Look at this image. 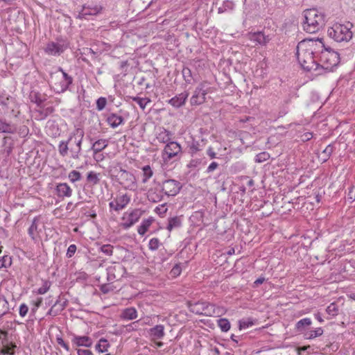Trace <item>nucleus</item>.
<instances>
[{"mask_svg": "<svg viewBox=\"0 0 355 355\" xmlns=\"http://www.w3.org/2000/svg\"><path fill=\"white\" fill-rule=\"evenodd\" d=\"M107 146L108 141L105 139H101L93 142L91 149L93 150L94 154L96 155L104 150Z\"/></svg>", "mask_w": 355, "mask_h": 355, "instance_id": "obj_26", "label": "nucleus"}, {"mask_svg": "<svg viewBox=\"0 0 355 355\" xmlns=\"http://www.w3.org/2000/svg\"><path fill=\"white\" fill-rule=\"evenodd\" d=\"M81 55H91L92 58H95L96 57L97 53L95 52L91 48H84L83 51L81 52Z\"/></svg>", "mask_w": 355, "mask_h": 355, "instance_id": "obj_56", "label": "nucleus"}, {"mask_svg": "<svg viewBox=\"0 0 355 355\" xmlns=\"http://www.w3.org/2000/svg\"><path fill=\"white\" fill-rule=\"evenodd\" d=\"M199 146L200 145L198 141H193L191 145L190 146V150L191 151V153H196L198 151L200 150Z\"/></svg>", "mask_w": 355, "mask_h": 355, "instance_id": "obj_60", "label": "nucleus"}, {"mask_svg": "<svg viewBox=\"0 0 355 355\" xmlns=\"http://www.w3.org/2000/svg\"><path fill=\"white\" fill-rule=\"evenodd\" d=\"M110 347L108 341L105 338H101L98 343L96 345V350L99 353H103L107 351Z\"/></svg>", "mask_w": 355, "mask_h": 355, "instance_id": "obj_38", "label": "nucleus"}, {"mask_svg": "<svg viewBox=\"0 0 355 355\" xmlns=\"http://www.w3.org/2000/svg\"><path fill=\"white\" fill-rule=\"evenodd\" d=\"M250 40L257 44L265 46L269 42L270 38L268 35H265L262 32H257L250 35Z\"/></svg>", "mask_w": 355, "mask_h": 355, "instance_id": "obj_21", "label": "nucleus"}, {"mask_svg": "<svg viewBox=\"0 0 355 355\" xmlns=\"http://www.w3.org/2000/svg\"><path fill=\"white\" fill-rule=\"evenodd\" d=\"M81 177L80 173L76 170L71 171L68 175L69 179L72 183L79 181L81 179Z\"/></svg>", "mask_w": 355, "mask_h": 355, "instance_id": "obj_49", "label": "nucleus"}, {"mask_svg": "<svg viewBox=\"0 0 355 355\" xmlns=\"http://www.w3.org/2000/svg\"><path fill=\"white\" fill-rule=\"evenodd\" d=\"M149 336L153 340L162 339L164 335V326L162 324L155 325L148 331Z\"/></svg>", "mask_w": 355, "mask_h": 355, "instance_id": "obj_23", "label": "nucleus"}, {"mask_svg": "<svg viewBox=\"0 0 355 355\" xmlns=\"http://www.w3.org/2000/svg\"><path fill=\"white\" fill-rule=\"evenodd\" d=\"M84 135L83 129L78 128L69 135L67 140L60 141L58 146L60 155L64 157L68 155L69 152L71 158L78 159L82 151Z\"/></svg>", "mask_w": 355, "mask_h": 355, "instance_id": "obj_2", "label": "nucleus"}, {"mask_svg": "<svg viewBox=\"0 0 355 355\" xmlns=\"http://www.w3.org/2000/svg\"><path fill=\"white\" fill-rule=\"evenodd\" d=\"M121 317L124 320H134L137 318V311L134 307L126 308L122 311Z\"/></svg>", "mask_w": 355, "mask_h": 355, "instance_id": "obj_31", "label": "nucleus"}, {"mask_svg": "<svg viewBox=\"0 0 355 355\" xmlns=\"http://www.w3.org/2000/svg\"><path fill=\"white\" fill-rule=\"evenodd\" d=\"M338 306L337 304L335 302L331 303L326 309V312L331 317L336 316L338 314Z\"/></svg>", "mask_w": 355, "mask_h": 355, "instance_id": "obj_43", "label": "nucleus"}, {"mask_svg": "<svg viewBox=\"0 0 355 355\" xmlns=\"http://www.w3.org/2000/svg\"><path fill=\"white\" fill-rule=\"evenodd\" d=\"M72 343L78 347H89L92 345V339L86 336H74L72 338Z\"/></svg>", "mask_w": 355, "mask_h": 355, "instance_id": "obj_24", "label": "nucleus"}, {"mask_svg": "<svg viewBox=\"0 0 355 355\" xmlns=\"http://www.w3.org/2000/svg\"><path fill=\"white\" fill-rule=\"evenodd\" d=\"M14 139L10 136H6L3 138V151L9 155L14 148Z\"/></svg>", "mask_w": 355, "mask_h": 355, "instance_id": "obj_25", "label": "nucleus"}, {"mask_svg": "<svg viewBox=\"0 0 355 355\" xmlns=\"http://www.w3.org/2000/svg\"><path fill=\"white\" fill-rule=\"evenodd\" d=\"M270 158V155L267 152H261L256 155L255 162L258 163L263 162Z\"/></svg>", "mask_w": 355, "mask_h": 355, "instance_id": "obj_50", "label": "nucleus"}, {"mask_svg": "<svg viewBox=\"0 0 355 355\" xmlns=\"http://www.w3.org/2000/svg\"><path fill=\"white\" fill-rule=\"evenodd\" d=\"M100 290L103 293L106 294L112 291V288L109 284H104L100 286Z\"/></svg>", "mask_w": 355, "mask_h": 355, "instance_id": "obj_61", "label": "nucleus"}, {"mask_svg": "<svg viewBox=\"0 0 355 355\" xmlns=\"http://www.w3.org/2000/svg\"><path fill=\"white\" fill-rule=\"evenodd\" d=\"M312 137H313V133L310 132H304L303 135H302L301 139L303 141H308L310 139H311Z\"/></svg>", "mask_w": 355, "mask_h": 355, "instance_id": "obj_64", "label": "nucleus"}, {"mask_svg": "<svg viewBox=\"0 0 355 355\" xmlns=\"http://www.w3.org/2000/svg\"><path fill=\"white\" fill-rule=\"evenodd\" d=\"M143 179L142 182L146 183L153 176V172L149 165L144 166L142 168Z\"/></svg>", "mask_w": 355, "mask_h": 355, "instance_id": "obj_41", "label": "nucleus"}, {"mask_svg": "<svg viewBox=\"0 0 355 355\" xmlns=\"http://www.w3.org/2000/svg\"><path fill=\"white\" fill-rule=\"evenodd\" d=\"M68 304L67 299L64 298L63 296L60 295L55 302L54 303V306H58L61 310H64Z\"/></svg>", "mask_w": 355, "mask_h": 355, "instance_id": "obj_46", "label": "nucleus"}, {"mask_svg": "<svg viewBox=\"0 0 355 355\" xmlns=\"http://www.w3.org/2000/svg\"><path fill=\"white\" fill-rule=\"evenodd\" d=\"M347 198L353 202L355 200V188L354 187H350L347 194Z\"/></svg>", "mask_w": 355, "mask_h": 355, "instance_id": "obj_63", "label": "nucleus"}, {"mask_svg": "<svg viewBox=\"0 0 355 355\" xmlns=\"http://www.w3.org/2000/svg\"><path fill=\"white\" fill-rule=\"evenodd\" d=\"M72 83L73 78L61 67H58L57 71L51 73L50 85L55 93H64L69 89Z\"/></svg>", "mask_w": 355, "mask_h": 355, "instance_id": "obj_5", "label": "nucleus"}, {"mask_svg": "<svg viewBox=\"0 0 355 355\" xmlns=\"http://www.w3.org/2000/svg\"><path fill=\"white\" fill-rule=\"evenodd\" d=\"M125 273V268L120 263H114L107 268V279L113 282L115 279L120 278Z\"/></svg>", "mask_w": 355, "mask_h": 355, "instance_id": "obj_13", "label": "nucleus"}, {"mask_svg": "<svg viewBox=\"0 0 355 355\" xmlns=\"http://www.w3.org/2000/svg\"><path fill=\"white\" fill-rule=\"evenodd\" d=\"M218 164L216 162H213L209 165V166L207 168L206 172L207 173H210L213 172L214 170H216L218 168Z\"/></svg>", "mask_w": 355, "mask_h": 355, "instance_id": "obj_62", "label": "nucleus"}, {"mask_svg": "<svg viewBox=\"0 0 355 355\" xmlns=\"http://www.w3.org/2000/svg\"><path fill=\"white\" fill-rule=\"evenodd\" d=\"M322 46L323 42L320 39H305L298 43L296 56L302 68L309 71H319L318 53Z\"/></svg>", "mask_w": 355, "mask_h": 355, "instance_id": "obj_1", "label": "nucleus"}, {"mask_svg": "<svg viewBox=\"0 0 355 355\" xmlns=\"http://www.w3.org/2000/svg\"><path fill=\"white\" fill-rule=\"evenodd\" d=\"M101 251L105 255L110 256L113 252V246L110 244L103 245L101 247Z\"/></svg>", "mask_w": 355, "mask_h": 355, "instance_id": "obj_53", "label": "nucleus"}, {"mask_svg": "<svg viewBox=\"0 0 355 355\" xmlns=\"http://www.w3.org/2000/svg\"><path fill=\"white\" fill-rule=\"evenodd\" d=\"M17 131V128L15 125L8 123L2 119H0V132L3 133L14 134Z\"/></svg>", "mask_w": 355, "mask_h": 355, "instance_id": "obj_28", "label": "nucleus"}, {"mask_svg": "<svg viewBox=\"0 0 355 355\" xmlns=\"http://www.w3.org/2000/svg\"><path fill=\"white\" fill-rule=\"evenodd\" d=\"M77 247L75 244H71L68 247L66 256L68 258H71L76 253Z\"/></svg>", "mask_w": 355, "mask_h": 355, "instance_id": "obj_55", "label": "nucleus"}, {"mask_svg": "<svg viewBox=\"0 0 355 355\" xmlns=\"http://www.w3.org/2000/svg\"><path fill=\"white\" fill-rule=\"evenodd\" d=\"M15 347L16 345L12 343L5 345L1 350V353L4 355H13Z\"/></svg>", "mask_w": 355, "mask_h": 355, "instance_id": "obj_47", "label": "nucleus"}, {"mask_svg": "<svg viewBox=\"0 0 355 355\" xmlns=\"http://www.w3.org/2000/svg\"><path fill=\"white\" fill-rule=\"evenodd\" d=\"M106 121L111 128H116L124 123V119L122 116H119L116 113H112L108 115Z\"/></svg>", "mask_w": 355, "mask_h": 355, "instance_id": "obj_22", "label": "nucleus"}, {"mask_svg": "<svg viewBox=\"0 0 355 355\" xmlns=\"http://www.w3.org/2000/svg\"><path fill=\"white\" fill-rule=\"evenodd\" d=\"M187 306L189 311L196 315L211 316L215 313L214 306L207 302H189Z\"/></svg>", "mask_w": 355, "mask_h": 355, "instance_id": "obj_9", "label": "nucleus"}, {"mask_svg": "<svg viewBox=\"0 0 355 355\" xmlns=\"http://www.w3.org/2000/svg\"><path fill=\"white\" fill-rule=\"evenodd\" d=\"M312 321L309 318L301 319L295 324V329L299 332H303L306 327L311 326Z\"/></svg>", "mask_w": 355, "mask_h": 355, "instance_id": "obj_34", "label": "nucleus"}, {"mask_svg": "<svg viewBox=\"0 0 355 355\" xmlns=\"http://www.w3.org/2000/svg\"><path fill=\"white\" fill-rule=\"evenodd\" d=\"M62 310L60 309L58 306H54V304L51 306V308L46 313V315H51L55 317L60 313Z\"/></svg>", "mask_w": 355, "mask_h": 355, "instance_id": "obj_54", "label": "nucleus"}, {"mask_svg": "<svg viewBox=\"0 0 355 355\" xmlns=\"http://www.w3.org/2000/svg\"><path fill=\"white\" fill-rule=\"evenodd\" d=\"M210 92L207 82L200 83L195 89L193 94L190 98L192 105H199L206 101V96Z\"/></svg>", "mask_w": 355, "mask_h": 355, "instance_id": "obj_10", "label": "nucleus"}, {"mask_svg": "<svg viewBox=\"0 0 355 355\" xmlns=\"http://www.w3.org/2000/svg\"><path fill=\"white\" fill-rule=\"evenodd\" d=\"M39 218L35 217L33 220H32V223L31 226L29 227L28 230V234L31 236V239L35 242L37 243L39 241L40 236L39 233L40 232V230L38 228V223Z\"/></svg>", "mask_w": 355, "mask_h": 355, "instance_id": "obj_19", "label": "nucleus"}, {"mask_svg": "<svg viewBox=\"0 0 355 355\" xmlns=\"http://www.w3.org/2000/svg\"><path fill=\"white\" fill-rule=\"evenodd\" d=\"M153 221V217H149L146 219H144L141 224L138 227L137 232L141 236L144 235Z\"/></svg>", "mask_w": 355, "mask_h": 355, "instance_id": "obj_33", "label": "nucleus"}, {"mask_svg": "<svg viewBox=\"0 0 355 355\" xmlns=\"http://www.w3.org/2000/svg\"><path fill=\"white\" fill-rule=\"evenodd\" d=\"M100 174L94 171H89L87 175V181L92 185H96L100 182Z\"/></svg>", "mask_w": 355, "mask_h": 355, "instance_id": "obj_39", "label": "nucleus"}, {"mask_svg": "<svg viewBox=\"0 0 355 355\" xmlns=\"http://www.w3.org/2000/svg\"><path fill=\"white\" fill-rule=\"evenodd\" d=\"M160 245V241L157 238H153L150 240L148 243V248L150 250H157Z\"/></svg>", "mask_w": 355, "mask_h": 355, "instance_id": "obj_51", "label": "nucleus"}, {"mask_svg": "<svg viewBox=\"0 0 355 355\" xmlns=\"http://www.w3.org/2000/svg\"><path fill=\"white\" fill-rule=\"evenodd\" d=\"M30 98L31 102L37 104V106H41L42 104L46 100L45 94H42L39 92L32 91L30 94Z\"/></svg>", "mask_w": 355, "mask_h": 355, "instance_id": "obj_29", "label": "nucleus"}, {"mask_svg": "<svg viewBox=\"0 0 355 355\" xmlns=\"http://www.w3.org/2000/svg\"><path fill=\"white\" fill-rule=\"evenodd\" d=\"M130 199V196L127 193L118 195L112 201L110 202L109 207L111 209L119 211L127 207Z\"/></svg>", "mask_w": 355, "mask_h": 355, "instance_id": "obj_12", "label": "nucleus"}, {"mask_svg": "<svg viewBox=\"0 0 355 355\" xmlns=\"http://www.w3.org/2000/svg\"><path fill=\"white\" fill-rule=\"evenodd\" d=\"M173 133L165 129L164 128L159 127L156 133V139L163 144H167L168 142H171L172 140Z\"/></svg>", "mask_w": 355, "mask_h": 355, "instance_id": "obj_18", "label": "nucleus"}, {"mask_svg": "<svg viewBox=\"0 0 355 355\" xmlns=\"http://www.w3.org/2000/svg\"><path fill=\"white\" fill-rule=\"evenodd\" d=\"M142 214L143 211L139 209H135L128 214L127 218L123 217V220L125 221L121 224L122 227L124 229L130 228L139 220Z\"/></svg>", "mask_w": 355, "mask_h": 355, "instance_id": "obj_14", "label": "nucleus"}, {"mask_svg": "<svg viewBox=\"0 0 355 355\" xmlns=\"http://www.w3.org/2000/svg\"><path fill=\"white\" fill-rule=\"evenodd\" d=\"M182 225V219L180 216H174L168 219V223L166 229L171 231L173 229L178 228Z\"/></svg>", "mask_w": 355, "mask_h": 355, "instance_id": "obj_35", "label": "nucleus"}, {"mask_svg": "<svg viewBox=\"0 0 355 355\" xmlns=\"http://www.w3.org/2000/svg\"><path fill=\"white\" fill-rule=\"evenodd\" d=\"M55 192L60 198H69L72 195V189L67 183H58L55 187Z\"/></svg>", "mask_w": 355, "mask_h": 355, "instance_id": "obj_20", "label": "nucleus"}, {"mask_svg": "<svg viewBox=\"0 0 355 355\" xmlns=\"http://www.w3.org/2000/svg\"><path fill=\"white\" fill-rule=\"evenodd\" d=\"M51 285V283L49 280L43 281L42 286L38 288L37 293L40 295L45 294L49 290Z\"/></svg>", "mask_w": 355, "mask_h": 355, "instance_id": "obj_48", "label": "nucleus"}, {"mask_svg": "<svg viewBox=\"0 0 355 355\" xmlns=\"http://www.w3.org/2000/svg\"><path fill=\"white\" fill-rule=\"evenodd\" d=\"M10 306L6 297L0 293V318L8 313Z\"/></svg>", "mask_w": 355, "mask_h": 355, "instance_id": "obj_32", "label": "nucleus"}, {"mask_svg": "<svg viewBox=\"0 0 355 355\" xmlns=\"http://www.w3.org/2000/svg\"><path fill=\"white\" fill-rule=\"evenodd\" d=\"M107 105V99L105 97H100L96 101V109L98 111H102Z\"/></svg>", "mask_w": 355, "mask_h": 355, "instance_id": "obj_52", "label": "nucleus"}, {"mask_svg": "<svg viewBox=\"0 0 355 355\" xmlns=\"http://www.w3.org/2000/svg\"><path fill=\"white\" fill-rule=\"evenodd\" d=\"M182 153L181 145L177 141H171L165 145L162 151V158L164 162H168L173 159H180Z\"/></svg>", "mask_w": 355, "mask_h": 355, "instance_id": "obj_8", "label": "nucleus"}, {"mask_svg": "<svg viewBox=\"0 0 355 355\" xmlns=\"http://www.w3.org/2000/svg\"><path fill=\"white\" fill-rule=\"evenodd\" d=\"M164 193L161 190L157 189H151L148 191V198L150 201L153 202H158L162 200Z\"/></svg>", "mask_w": 355, "mask_h": 355, "instance_id": "obj_30", "label": "nucleus"}, {"mask_svg": "<svg viewBox=\"0 0 355 355\" xmlns=\"http://www.w3.org/2000/svg\"><path fill=\"white\" fill-rule=\"evenodd\" d=\"M352 24H335L328 29V35L337 42H348L352 37L351 28Z\"/></svg>", "mask_w": 355, "mask_h": 355, "instance_id": "obj_6", "label": "nucleus"}, {"mask_svg": "<svg viewBox=\"0 0 355 355\" xmlns=\"http://www.w3.org/2000/svg\"><path fill=\"white\" fill-rule=\"evenodd\" d=\"M112 175L115 176L116 181L125 189L135 190L137 188L136 178L135 175L120 166L114 167Z\"/></svg>", "mask_w": 355, "mask_h": 355, "instance_id": "obj_7", "label": "nucleus"}, {"mask_svg": "<svg viewBox=\"0 0 355 355\" xmlns=\"http://www.w3.org/2000/svg\"><path fill=\"white\" fill-rule=\"evenodd\" d=\"M12 259L8 255L0 257V269L6 268L11 266Z\"/></svg>", "mask_w": 355, "mask_h": 355, "instance_id": "obj_45", "label": "nucleus"}, {"mask_svg": "<svg viewBox=\"0 0 355 355\" xmlns=\"http://www.w3.org/2000/svg\"><path fill=\"white\" fill-rule=\"evenodd\" d=\"M182 188L181 183L175 180L168 179L162 182L161 189L167 196H175Z\"/></svg>", "mask_w": 355, "mask_h": 355, "instance_id": "obj_11", "label": "nucleus"}, {"mask_svg": "<svg viewBox=\"0 0 355 355\" xmlns=\"http://www.w3.org/2000/svg\"><path fill=\"white\" fill-rule=\"evenodd\" d=\"M304 20L302 22L304 30L309 33H315L324 25L325 16L317 9H307L304 11Z\"/></svg>", "mask_w": 355, "mask_h": 355, "instance_id": "obj_4", "label": "nucleus"}, {"mask_svg": "<svg viewBox=\"0 0 355 355\" xmlns=\"http://www.w3.org/2000/svg\"><path fill=\"white\" fill-rule=\"evenodd\" d=\"M102 10L103 7L100 5H84L78 14V18L87 19V16L98 15Z\"/></svg>", "mask_w": 355, "mask_h": 355, "instance_id": "obj_15", "label": "nucleus"}, {"mask_svg": "<svg viewBox=\"0 0 355 355\" xmlns=\"http://www.w3.org/2000/svg\"><path fill=\"white\" fill-rule=\"evenodd\" d=\"M334 146L333 144H329L322 152L320 155V159L322 161V162H325L328 160V159L331 157V154L333 153L334 150Z\"/></svg>", "mask_w": 355, "mask_h": 355, "instance_id": "obj_37", "label": "nucleus"}, {"mask_svg": "<svg viewBox=\"0 0 355 355\" xmlns=\"http://www.w3.org/2000/svg\"><path fill=\"white\" fill-rule=\"evenodd\" d=\"M235 3L232 0H225L222 5L218 8V13L223 14L225 12H232L234 10Z\"/></svg>", "mask_w": 355, "mask_h": 355, "instance_id": "obj_27", "label": "nucleus"}, {"mask_svg": "<svg viewBox=\"0 0 355 355\" xmlns=\"http://www.w3.org/2000/svg\"><path fill=\"white\" fill-rule=\"evenodd\" d=\"M56 341L59 345L65 349L67 352L69 351V346L64 342L61 337H57Z\"/></svg>", "mask_w": 355, "mask_h": 355, "instance_id": "obj_59", "label": "nucleus"}, {"mask_svg": "<svg viewBox=\"0 0 355 355\" xmlns=\"http://www.w3.org/2000/svg\"><path fill=\"white\" fill-rule=\"evenodd\" d=\"M132 99L134 102L137 103L143 110L145 109L147 104L151 101L148 98H141L139 96H133Z\"/></svg>", "mask_w": 355, "mask_h": 355, "instance_id": "obj_40", "label": "nucleus"}, {"mask_svg": "<svg viewBox=\"0 0 355 355\" xmlns=\"http://www.w3.org/2000/svg\"><path fill=\"white\" fill-rule=\"evenodd\" d=\"M66 49L67 46L63 44L51 42L47 44L44 51L49 55L58 56L62 53Z\"/></svg>", "mask_w": 355, "mask_h": 355, "instance_id": "obj_16", "label": "nucleus"}, {"mask_svg": "<svg viewBox=\"0 0 355 355\" xmlns=\"http://www.w3.org/2000/svg\"><path fill=\"white\" fill-rule=\"evenodd\" d=\"M323 334V329L321 327H318L315 330L310 331L305 334L307 339H313L316 337L320 336Z\"/></svg>", "mask_w": 355, "mask_h": 355, "instance_id": "obj_44", "label": "nucleus"}, {"mask_svg": "<svg viewBox=\"0 0 355 355\" xmlns=\"http://www.w3.org/2000/svg\"><path fill=\"white\" fill-rule=\"evenodd\" d=\"M218 325L223 332L228 331L231 327L230 322L227 318H220L218 320Z\"/></svg>", "mask_w": 355, "mask_h": 355, "instance_id": "obj_42", "label": "nucleus"}, {"mask_svg": "<svg viewBox=\"0 0 355 355\" xmlns=\"http://www.w3.org/2000/svg\"><path fill=\"white\" fill-rule=\"evenodd\" d=\"M253 322L248 320H240L239 321V329H247L252 326Z\"/></svg>", "mask_w": 355, "mask_h": 355, "instance_id": "obj_58", "label": "nucleus"}, {"mask_svg": "<svg viewBox=\"0 0 355 355\" xmlns=\"http://www.w3.org/2000/svg\"><path fill=\"white\" fill-rule=\"evenodd\" d=\"M182 74L184 80L187 84H192V83L195 80L191 70L187 67H183L182 70Z\"/></svg>", "mask_w": 355, "mask_h": 355, "instance_id": "obj_36", "label": "nucleus"}, {"mask_svg": "<svg viewBox=\"0 0 355 355\" xmlns=\"http://www.w3.org/2000/svg\"><path fill=\"white\" fill-rule=\"evenodd\" d=\"M319 64V71L317 74H320L323 70L331 71L340 62V56L337 51L332 50L331 48H326L323 44V46L320 49L318 58Z\"/></svg>", "mask_w": 355, "mask_h": 355, "instance_id": "obj_3", "label": "nucleus"}, {"mask_svg": "<svg viewBox=\"0 0 355 355\" xmlns=\"http://www.w3.org/2000/svg\"><path fill=\"white\" fill-rule=\"evenodd\" d=\"M189 96V93L187 92H182L168 101V103L173 107L179 108L185 104V102Z\"/></svg>", "mask_w": 355, "mask_h": 355, "instance_id": "obj_17", "label": "nucleus"}, {"mask_svg": "<svg viewBox=\"0 0 355 355\" xmlns=\"http://www.w3.org/2000/svg\"><path fill=\"white\" fill-rule=\"evenodd\" d=\"M28 311V307L26 304H21L19 306V315L21 317H25Z\"/></svg>", "mask_w": 355, "mask_h": 355, "instance_id": "obj_57", "label": "nucleus"}]
</instances>
